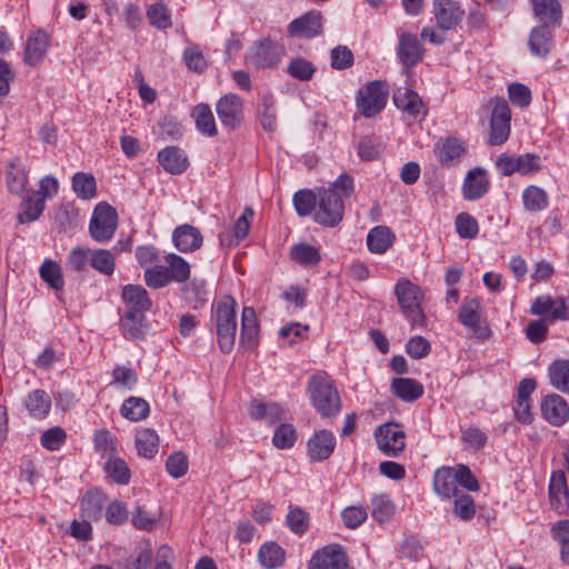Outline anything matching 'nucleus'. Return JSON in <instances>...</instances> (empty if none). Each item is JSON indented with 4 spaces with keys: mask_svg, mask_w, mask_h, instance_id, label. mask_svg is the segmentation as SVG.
I'll use <instances>...</instances> for the list:
<instances>
[{
    "mask_svg": "<svg viewBox=\"0 0 569 569\" xmlns=\"http://www.w3.org/2000/svg\"><path fill=\"white\" fill-rule=\"evenodd\" d=\"M191 116L194 119L197 129L208 137H214L218 133L216 120L212 110L207 103L197 104Z\"/></svg>",
    "mask_w": 569,
    "mask_h": 569,
    "instance_id": "nucleus-38",
    "label": "nucleus"
},
{
    "mask_svg": "<svg viewBox=\"0 0 569 569\" xmlns=\"http://www.w3.org/2000/svg\"><path fill=\"white\" fill-rule=\"evenodd\" d=\"M433 489L443 499L455 498L460 493L457 473L452 467H443L435 472Z\"/></svg>",
    "mask_w": 569,
    "mask_h": 569,
    "instance_id": "nucleus-24",
    "label": "nucleus"
},
{
    "mask_svg": "<svg viewBox=\"0 0 569 569\" xmlns=\"http://www.w3.org/2000/svg\"><path fill=\"white\" fill-rule=\"evenodd\" d=\"M41 279L53 290L59 291L64 287V279L60 264L54 261L47 259L43 261L39 269Z\"/></svg>",
    "mask_w": 569,
    "mask_h": 569,
    "instance_id": "nucleus-48",
    "label": "nucleus"
},
{
    "mask_svg": "<svg viewBox=\"0 0 569 569\" xmlns=\"http://www.w3.org/2000/svg\"><path fill=\"white\" fill-rule=\"evenodd\" d=\"M322 13L312 10L291 21L288 26V33L291 37L313 38L322 33Z\"/></svg>",
    "mask_w": 569,
    "mask_h": 569,
    "instance_id": "nucleus-16",
    "label": "nucleus"
},
{
    "mask_svg": "<svg viewBox=\"0 0 569 569\" xmlns=\"http://www.w3.org/2000/svg\"><path fill=\"white\" fill-rule=\"evenodd\" d=\"M184 300L193 308H201L207 301V289L204 281L192 280L182 288Z\"/></svg>",
    "mask_w": 569,
    "mask_h": 569,
    "instance_id": "nucleus-53",
    "label": "nucleus"
},
{
    "mask_svg": "<svg viewBox=\"0 0 569 569\" xmlns=\"http://www.w3.org/2000/svg\"><path fill=\"white\" fill-rule=\"evenodd\" d=\"M237 308V301L229 295L221 297L212 305L211 322L216 329L219 348L223 353H229L234 346Z\"/></svg>",
    "mask_w": 569,
    "mask_h": 569,
    "instance_id": "nucleus-1",
    "label": "nucleus"
},
{
    "mask_svg": "<svg viewBox=\"0 0 569 569\" xmlns=\"http://www.w3.org/2000/svg\"><path fill=\"white\" fill-rule=\"evenodd\" d=\"M433 14L442 30H451L462 20L465 11L456 0H433Z\"/></svg>",
    "mask_w": 569,
    "mask_h": 569,
    "instance_id": "nucleus-17",
    "label": "nucleus"
},
{
    "mask_svg": "<svg viewBox=\"0 0 569 569\" xmlns=\"http://www.w3.org/2000/svg\"><path fill=\"white\" fill-rule=\"evenodd\" d=\"M290 258L306 268L315 267L321 261L319 249L305 242L291 247Z\"/></svg>",
    "mask_w": 569,
    "mask_h": 569,
    "instance_id": "nucleus-41",
    "label": "nucleus"
},
{
    "mask_svg": "<svg viewBox=\"0 0 569 569\" xmlns=\"http://www.w3.org/2000/svg\"><path fill=\"white\" fill-rule=\"evenodd\" d=\"M395 238V233L389 227L377 226L367 234L368 249L372 253H385L393 244Z\"/></svg>",
    "mask_w": 569,
    "mask_h": 569,
    "instance_id": "nucleus-33",
    "label": "nucleus"
},
{
    "mask_svg": "<svg viewBox=\"0 0 569 569\" xmlns=\"http://www.w3.org/2000/svg\"><path fill=\"white\" fill-rule=\"evenodd\" d=\"M90 258L91 249L78 246L69 252L66 260V267L72 272L83 273L88 270Z\"/></svg>",
    "mask_w": 569,
    "mask_h": 569,
    "instance_id": "nucleus-55",
    "label": "nucleus"
},
{
    "mask_svg": "<svg viewBox=\"0 0 569 569\" xmlns=\"http://www.w3.org/2000/svg\"><path fill=\"white\" fill-rule=\"evenodd\" d=\"M530 312L533 316L545 317L549 322L569 320V308L563 298L553 299L549 295L537 297L530 307Z\"/></svg>",
    "mask_w": 569,
    "mask_h": 569,
    "instance_id": "nucleus-13",
    "label": "nucleus"
},
{
    "mask_svg": "<svg viewBox=\"0 0 569 569\" xmlns=\"http://www.w3.org/2000/svg\"><path fill=\"white\" fill-rule=\"evenodd\" d=\"M121 298L129 313L144 315L151 308L147 290L140 284H127L122 288Z\"/></svg>",
    "mask_w": 569,
    "mask_h": 569,
    "instance_id": "nucleus-22",
    "label": "nucleus"
},
{
    "mask_svg": "<svg viewBox=\"0 0 569 569\" xmlns=\"http://www.w3.org/2000/svg\"><path fill=\"white\" fill-rule=\"evenodd\" d=\"M287 525L293 533L303 535L309 528V517L301 508H291L287 515Z\"/></svg>",
    "mask_w": 569,
    "mask_h": 569,
    "instance_id": "nucleus-64",
    "label": "nucleus"
},
{
    "mask_svg": "<svg viewBox=\"0 0 569 569\" xmlns=\"http://www.w3.org/2000/svg\"><path fill=\"white\" fill-rule=\"evenodd\" d=\"M159 438L151 429H141L136 435V448L139 456L151 459L158 452Z\"/></svg>",
    "mask_w": 569,
    "mask_h": 569,
    "instance_id": "nucleus-46",
    "label": "nucleus"
},
{
    "mask_svg": "<svg viewBox=\"0 0 569 569\" xmlns=\"http://www.w3.org/2000/svg\"><path fill=\"white\" fill-rule=\"evenodd\" d=\"M259 326L256 310L244 307L241 315L240 343L246 349H253L258 345Z\"/></svg>",
    "mask_w": 569,
    "mask_h": 569,
    "instance_id": "nucleus-28",
    "label": "nucleus"
},
{
    "mask_svg": "<svg viewBox=\"0 0 569 569\" xmlns=\"http://www.w3.org/2000/svg\"><path fill=\"white\" fill-rule=\"evenodd\" d=\"M530 53L538 58H545L552 50L555 42L548 24L536 27L528 38Z\"/></svg>",
    "mask_w": 569,
    "mask_h": 569,
    "instance_id": "nucleus-26",
    "label": "nucleus"
},
{
    "mask_svg": "<svg viewBox=\"0 0 569 569\" xmlns=\"http://www.w3.org/2000/svg\"><path fill=\"white\" fill-rule=\"evenodd\" d=\"M393 102L398 109L416 117L422 109V100L419 94L408 87L398 88L393 93Z\"/></svg>",
    "mask_w": 569,
    "mask_h": 569,
    "instance_id": "nucleus-34",
    "label": "nucleus"
},
{
    "mask_svg": "<svg viewBox=\"0 0 569 569\" xmlns=\"http://www.w3.org/2000/svg\"><path fill=\"white\" fill-rule=\"evenodd\" d=\"M216 112L224 128L234 130L243 122V100L234 93H227L216 102Z\"/></svg>",
    "mask_w": 569,
    "mask_h": 569,
    "instance_id": "nucleus-10",
    "label": "nucleus"
},
{
    "mask_svg": "<svg viewBox=\"0 0 569 569\" xmlns=\"http://www.w3.org/2000/svg\"><path fill=\"white\" fill-rule=\"evenodd\" d=\"M535 14L543 24L559 23L561 6L558 0H532Z\"/></svg>",
    "mask_w": 569,
    "mask_h": 569,
    "instance_id": "nucleus-42",
    "label": "nucleus"
},
{
    "mask_svg": "<svg viewBox=\"0 0 569 569\" xmlns=\"http://www.w3.org/2000/svg\"><path fill=\"white\" fill-rule=\"evenodd\" d=\"M44 210V201L39 198L33 190L27 191V196L21 203V211L18 216L20 223H28L37 220Z\"/></svg>",
    "mask_w": 569,
    "mask_h": 569,
    "instance_id": "nucleus-40",
    "label": "nucleus"
},
{
    "mask_svg": "<svg viewBox=\"0 0 569 569\" xmlns=\"http://www.w3.org/2000/svg\"><path fill=\"white\" fill-rule=\"evenodd\" d=\"M72 190L82 200L94 198L97 193L96 178L88 172L74 173L72 177Z\"/></svg>",
    "mask_w": 569,
    "mask_h": 569,
    "instance_id": "nucleus-45",
    "label": "nucleus"
},
{
    "mask_svg": "<svg viewBox=\"0 0 569 569\" xmlns=\"http://www.w3.org/2000/svg\"><path fill=\"white\" fill-rule=\"evenodd\" d=\"M6 182L11 193L21 194L26 191L28 172L23 168L19 157H14L10 160L6 172Z\"/></svg>",
    "mask_w": 569,
    "mask_h": 569,
    "instance_id": "nucleus-32",
    "label": "nucleus"
},
{
    "mask_svg": "<svg viewBox=\"0 0 569 569\" xmlns=\"http://www.w3.org/2000/svg\"><path fill=\"white\" fill-rule=\"evenodd\" d=\"M337 446V438L327 429L317 430L307 441V455L310 461L321 462L331 457Z\"/></svg>",
    "mask_w": 569,
    "mask_h": 569,
    "instance_id": "nucleus-14",
    "label": "nucleus"
},
{
    "mask_svg": "<svg viewBox=\"0 0 569 569\" xmlns=\"http://www.w3.org/2000/svg\"><path fill=\"white\" fill-rule=\"evenodd\" d=\"M537 383L532 378H523L520 380L517 389V399L513 407L515 416L518 421L528 425L532 421L530 412V396L536 390Z\"/></svg>",
    "mask_w": 569,
    "mask_h": 569,
    "instance_id": "nucleus-21",
    "label": "nucleus"
},
{
    "mask_svg": "<svg viewBox=\"0 0 569 569\" xmlns=\"http://www.w3.org/2000/svg\"><path fill=\"white\" fill-rule=\"evenodd\" d=\"M392 390L397 397L407 402H412L423 395V387L411 378H395Z\"/></svg>",
    "mask_w": 569,
    "mask_h": 569,
    "instance_id": "nucleus-39",
    "label": "nucleus"
},
{
    "mask_svg": "<svg viewBox=\"0 0 569 569\" xmlns=\"http://www.w3.org/2000/svg\"><path fill=\"white\" fill-rule=\"evenodd\" d=\"M123 336L128 339H142L146 333V317L142 313H129L121 321Z\"/></svg>",
    "mask_w": 569,
    "mask_h": 569,
    "instance_id": "nucleus-49",
    "label": "nucleus"
},
{
    "mask_svg": "<svg viewBox=\"0 0 569 569\" xmlns=\"http://www.w3.org/2000/svg\"><path fill=\"white\" fill-rule=\"evenodd\" d=\"M458 320L469 329L471 338L483 341L491 336V330L485 318L483 306L478 298L463 300L458 311Z\"/></svg>",
    "mask_w": 569,
    "mask_h": 569,
    "instance_id": "nucleus-4",
    "label": "nucleus"
},
{
    "mask_svg": "<svg viewBox=\"0 0 569 569\" xmlns=\"http://www.w3.org/2000/svg\"><path fill=\"white\" fill-rule=\"evenodd\" d=\"M550 385L558 391L569 395V360L557 359L548 368Z\"/></svg>",
    "mask_w": 569,
    "mask_h": 569,
    "instance_id": "nucleus-37",
    "label": "nucleus"
},
{
    "mask_svg": "<svg viewBox=\"0 0 569 569\" xmlns=\"http://www.w3.org/2000/svg\"><path fill=\"white\" fill-rule=\"evenodd\" d=\"M453 512L461 520H470L476 515V506L473 499L466 493H459L455 497Z\"/></svg>",
    "mask_w": 569,
    "mask_h": 569,
    "instance_id": "nucleus-63",
    "label": "nucleus"
},
{
    "mask_svg": "<svg viewBox=\"0 0 569 569\" xmlns=\"http://www.w3.org/2000/svg\"><path fill=\"white\" fill-rule=\"evenodd\" d=\"M96 449L103 456H116L118 440L106 429H100L94 432L93 438Z\"/></svg>",
    "mask_w": 569,
    "mask_h": 569,
    "instance_id": "nucleus-59",
    "label": "nucleus"
},
{
    "mask_svg": "<svg viewBox=\"0 0 569 569\" xmlns=\"http://www.w3.org/2000/svg\"><path fill=\"white\" fill-rule=\"evenodd\" d=\"M311 403L323 418H335L341 411V398L332 382L321 376L309 380Z\"/></svg>",
    "mask_w": 569,
    "mask_h": 569,
    "instance_id": "nucleus-3",
    "label": "nucleus"
},
{
    "mask_svg": "<svg viewBox=\"0 0 569 569\" xmlns=\"http://www.w3.org/2000/svg\"><path fill=\"white\" fill-rule=\"evenodd\" d=\"M466 146L456 138L446 139L436 146V156L442 166H453L458 163L466 153Z\"/></svg>",
    "mask_w": 569,
    "mask_h": 569,
    "instance_id": "nucleus-30",
    "label": "nucleus"
},
{
    "mask_svg": "<svg viewBox=\"0 0 569 569\" xmlns=\"http://www.w3.org/2000/svg\"><path fill=\"white\" fill-rule=\"evenodd\" d=\"M174 247L181 252H192L202 244V236L198 228L191 224H182L172 233Z\"/></svg>",
    "mask_w": 569,
    "mask_h": 569,
    "instance_id": "nucleus-25",
    "label": "nucleus"
},
{
    "mask_svg": "<svg viewBox=\"0 0 569 569\" xmlns=\"http://www.w3.org/2000/svg\"><path fill=\"white\" fill-rule=\"evenodd\" d=\"M29 415L36 419H43L51 409V397L41 389L31 391L24 399Z\"/></svg>",
    "mask_w": 569,
    "mask_h": 569,
    "instance_id": "nucleus-35",
    "label": "nucleus"
},
{
    "mask_svg": "<svg viewBox=\"0 0 569 569\" xmlns=\"http://www.w3.org/2000/svg\"><path fill=\"white\" fill-rule=\"evenodd\" d=\"M488 189L489 181L483 169L475 168L468 172L462 186V192L466 199H479L487 193Z\"/></svg>",
    "mask_w": 569,
    "mask_h": 569,
    "instance_id": "nucleus-27",
    "label": "nucleus"
},
{
    "mask_svg": "<svg viewBox=\"0 0 569 569\" xmlns=\"http://www.w3.org/2000/svg\"><path fill=\"white\" fill-rule=\"evenodd\" d=\"M423 54L425 50L416 34L402 32L399 36L398 57L407 69L417 66L422 60Z\"/></svg>",
    "mask_w": 569,
    "mask_h": 569,
    "instance_id": "nucleus-19",
    "label": "nucleus"
},
{
    "mask_svg": "<svg viewBox=\"0 0 569 569\" xmlns=\"http://www.w3.org/2000/svg\"><path fill=\"white\" fill-rule=\"evenodd\" d=\"M542 417L552 426H562L569 419V405L557 393L546 396L540 405Z\"/></svg>",
    "mask_w": 569,
    "mask_h": 569,
    "instance_id": "nucleus-18",
    "label": "nucleus"
},
{
    "mask_svg": "<svg viewBox=\"0 0 569 569\" xmlns=\"http://www.w3.org/2000/svg\"><path fill=\"white\" fill-rule=\"evenodd\" d=\"M164 261L166 264H153L144 269L143 280L149 288L161 289L171 282L184 283L189 280L191 268L182 257L169 253Z\"/></svg>",
    "mask_w": 569,
    "mask_h": 569,
    "instance_id": "nucleus-2",
    "label": "nucleus"
},
{
    "mask_svg": "<svg viewBox=\"0 0 569 569\" xmlns=\"http://www.w3.org/2000/svg\"><path fill=\"white\" fill-rule=\"evenodd\" d=\"M387 99L388 89L386 84L381 81H372L359 90L357 107L363 117L371 118L385 108Z\"/></svg>",
    "mask_w": 569,
    "mask_h": 569,
    "instance_id": "nucleus-8",
    "label": "nucleus"
},
{
    "mask_svg": "<svg viewBox=\"0 0 569 569\" xmlns=\"http://www.w3.org/2000/svg\"><path fill=\"white\" fill-rule=\"evenodd\" d=\"M49 48V36L43 30H37L31 33L27 40L24 49V61L29 66L39 64Z\"/></svg>",
    "mask_w": 569,
    "mask_h": 569,
    "instance_id": "nucleus-23",
    "label": "nucleus"
},
{
    "mask_svg": "<svg viewBox=\"0 0 569 569\" xmlns=\"http://www.w3.org/2000/svg\"><path fill=\"white\" fill-rule=\"evenodd\" d=\"M282 54L283 50L279 44L263 40L251 48L248 60L256 67L268 68L277 64Z\"/></svg>",
    "mask_w": 569,
    "mask_h": 569,
    "instance_id": "nucleus-20",
    "label": "nucleus"
},
{
    "mask_svg": "<svg viewBox=\"0 0 569 569\" xmlns=\"http://www.w3.org/2000/svg\"><path fill=\"white\" fill-rule=\"evenodd\" d=\"M258 558L266 569H276L283 563L284 551L278 543L269 541L260 547Z\"/></svg>",
    "mask_w": 569,
    "mask_h": 569,
    "instance_id": "nucleus-43",
    "label": "nucleus"
},
{
    "mask_svg": "<svg viewBox=\"0 0 569 569\" xmlns=\"http://www.w3.org/2000/svg\"><path fill=\"white\" fill-rule=\"evenodd\" d=\"M395 295L401 310L405 312L411 325L422 326L425 315L421 309L422 291L408 279H400L395 287Z\"/></svg>",
    "mask_w": 569,
    "mask_h": 569,
    "instance_id": "nucleus-5",
    "label": "nucleus"
},
{
    "mask_svg": "<svg viewBox=\"0 0 569 569\" xmlns=\"http://www.w3.org/2000/svg\"><path fill=\"white\" fill-rule=\"evenodd\" d=\"M493 108L490 119V144H501L509 138L511 111L507 101L497 98L493 101Z\"/></svg>",
    "mask_w": 569,
    "mask_h": 569,
    "instance_id": "nucleus-9",
    "label": "nucleus"
},
{
    "mask_svg": "<svg viewBox=\"0 0 569 569\" xmlns=\"http://www.w3.org/2000/svg\"><path fill=\"white\" fill-rule=\"evenodd\" d=\"M120 412L123 418L130 421H141L150 412L149 403L140 397H129L121 406Z\"/></svg>",
    "mask_w": 569,
    "mask_h": 569,
    "instance_id": "nucleus-44",
    "label": "nucleus"
},
{
    "mask_svg": "<svg viewBox=\"0 0 569 569\" xmlns=\"http://www.w3.org/2000/svg\"><path fill=\"white\" fill-rule=\"evenodd\" d=\"M549 499L551 506L559 512L565 511L568 507L569 497L563 471H556L551 475L549 483Z\"/></svg>",
    "mask_w": 569,
    "mask_h": 569,
    "instance_id": "nucleus-31",
    "label": "nucleus"
},
{
    "mask_svg": "<svg viewBox=\"0 0 569 569\" xmlns=\"http://www.w3.org/2000/svg\"><path fill=\"white\" fill-rule=\"evenodd\" d=\"M343 200L331 188L318 191V206L315 212V221L326 226L335 227L343 218Z\"/></svg>",
    "mask_w": 569,
    "mask_h": 569,
    "instance_id": "nucleus-6",
    "label": "nucleus"
},
{
    "mask_svg": "<svg viewBox=\"0 0 569 569\" xmlns=\"http://www.w3.org/2000/svg\"><path fill=\"white\" fill-rule=\"evenodd\" d=\"M379 449L390 457H398L406 447V433L396 423H386L375 431Z\"/></svg>",
    "mask_w": 569,
    "mask_h": 569,
    "instance_id": "nucleus-11",
    "label": "nucleus"
},
{
    "mask_svg": "<svg viewBox=\"0 0 569 569\" xmlns=\"http://www.w3.org/2000/svg\"><path fill=\"white\" fill-rule=\"evenodd\" d=\"M308 569H353L339 545H328L317 550L308 562Z\"/></svg>",
    "mask_w": 569,
    "mask_h": 569,
    "instance_id": "nucleus-12",
    "label": "nucleus"
},
{
    "mask_svg": "<svg viewBox=\"0 0 569 569\" xmlns=\"http://www.w3.org/2000/svg\"><path fill=\"white\" fill-rule=\"evenodd\" d=\"M293 204L300 217L309 216L313 210H317L318 194L311 190H300L293 196Z\"/></svg>",
    "mask_w": 569,
    "mask_h": 569,
    "instance_id": "nucleus-57",
    "label": "nucleus"
},
{
    "mask_svg": "<svg viewBox=\"0 0 569 569\" xmlns=\"http://www.w3.org/2000/svg\"><path fill=\"white\" fill-rule=\"evenodd\" d=\"M553 539L560 543V558L569 566V520L557 521L552 528Z\"/></svg>",
    "mask_w": 569,
    "mask_h": 569,
    "instance_id": "nucleus-58",
    "label": "nucleus"
},
{
    "mask_svg": "<svg viewBox=\"0 0 569 569\" xmlns=\"http://www.w3.org/2000/svg\"><path fill=\"white\" fill-rule=\"evenodd\" d=\"M90 266L104 276H111L116 268L114 254L107 249L91 250Z\"/></svg>",
    "mask_w": 569,
    "mask_h": 569,
    "instance_id": "nucleus-52",
    "label": "nucleus"
},
{
    "mask_svg": "<svg viewBox=\"0 0 569 569\" xmlns=\"http://www.w3.org/2000/svg\"><path fill=\"white\" fill-rule=\"evenodd\" d=\"M117 211L108 203L100 202L93 210L89 223V232L97 242H107L110 240L117 229Z\"/></svg>",
    "mask_w": 569,
    "mask_h": 569,
    "instance_id": "nucleus-7",
    "label": "nucleus"
},
{
    "mask_svg": "<svg viewBox=\"0 0 569 569\" xmlns=\"http://www.w3.org/2000/svg\"><path fill=\"white\" fill-rule=\"evenodd\" d=\"M496 164L503 176H511L515 172L527 174L535 172L540 168V159L532 153H526L518 157L503 153L498 157Z\"/></svg>",
    "mask_w": 569,
    "mask_h": 569,
    "instance_id": "nucleus-15",
    "label": "nucleus"
},
{
    "mask_svg": "<svg viewBox=\"0 0 569 569\" xmlns=\"http://www.w3.org/2000/svg\"><path fill=\"white\" fill-rule=\"evenodd\" d=\"M147 19L150 26L166 30L172 26L171 12L168 7L161 2H156L147 8Z\"/></svg>",
    "mask_w": 569,
    "mask_h": 569,
    "instance_id": "nucleus-51",
    "label": "nucleus"
},
{
    "mask_svg": "<svg viewBox=\"0 0 569 569\" xmlns=\"http://www.w3.org/2000/svg\"><path fill=\"white\" fill-rule=\"evenodd\" d=\"M522 201L528 211H541L548 207L546 191L537 186H529L523 190Z\"/></svg>",
    "mask_w": 569,
    "mask_h": 569,
    "instance_id": "nucleus-54",
    "label": "nucleus"
},
{
    "mask_svg": "<svg viewBox=\"0 0 569 569\" xmlns=\"http://www.w3.org/2000/svg\"><path fill=\"white\" fill-rule=\"evenodd\" d=\"M456 229L458 234L465 239H473L479 232L477 220L466 212L456 217Z\"/></svg>",
    "mask_w": 569,
    "mask_h": 569,
    "instance_id": "nucleus-62",
    "label": "nucleus"
},
{
    "mask_svg": "<svg viewBox=\"0 0 569 569\" xmlns=\"http://www.w3.org/2000/svg\"><path fill=\"white\" fill-rule=\"evenodd\" d=\"M158 161L162 168L172 174L182 173L188 167V158L178 147H167L158 152Z\"/></svg>",
    "mask_w": 569,
    "mask_h": 569,
    "instance_id": "nucleus-29",
    "label": "nucleus"
},
{
    "mask_svg": "<svg viewBox=\"0 0 569 569\" xmlns=\"http://www.w3.org/2000/svg\"><path fill=\"white\" fill-rule=\"evenodd\" d=\"M395 513V506L387 495H376L371 500V516L375 520L383 523L391 519Z\"/></svg>",
    "mask_w": 569,
    "mask_h": 569,
    "instance_id": "nucleus-56",
    "label": "nucleus"
},
{
    "mask_svg": "<svg viewBox=\"0 0 569 569\" xmlns=\"http://www.w3.org/2000/svg\"><path fill=\"white\" fill-rule=\"evenodd\" d=\"M106 496L99 489L89 490L81 499L80 508L82 516L89 520H98L101 518L106 503Z\"/></svg>",
    "mask_w": 569,
    "mask_h": 569,
    "instance_id": "nucleus-36",
    "label": "nucleus"
},
{
    "mask_svg": "<svg viewBox=\"0 0 569 569\" xmlns=\"http://www.w3.org/2000/svg\"><path fill=\"white\" fill-rule=\"evenodd\" d=\"M461 440L467 449L479 451L486 446L488 437L478 427H468L462 430Z\"/></svg>",
    "mask_w": 569,
    "mask_h": 569,
    "instance_id": "nucleus-61",
    "label": "nucleus"
},
{
    "mask_svg": "<svg viewBox=\"0 0 569 569\" xmlns=\"http://www.w3.org/2000/svg\"><path fill=\"white\" fill-rule=\"evenodd\" d=\"M249 413L254 419H264L269 422H274L281 419L283 409L274 402H261L253 400L250 403Z\"/></svg>",
    "mask_w": 569,
    "mask_h": 569,
    "instance_id": "nucleus-50",
    "label": "nucleus"
},
{
    "mask_svg": "<svg viewBox=\"0 0 569 569\" xmlns=\"http://www.w3.org/2000/svg\"><path fill=\"white\" fill-rule=\"evenodd\" d=\"M316 69L311 62L303 58H296L290 61L287 72L295 79L308 81L312 78Z\"/></svg>",
    "mask_w": 569,
    "mask_h": 569,
    "instance_id": "nucleus-60",
    "label": "nucleus"
},
{
    "mask_svg": "<svg viewBox=\"0 0 569 569\" xmlns=\"http://www.w3.org/2000/svg\"><path fill=\"white\" fill-rule=\"evenodd\" d=\"M104 471L118 485H128L131 472L127 462L118 456H110L104 463Z\"/></svg>",
    "mask_w": 569,
    "mask_h": 569,
    "instance_id": "nucleus-47",
    "label": "nucleus"
}]
</instances>
